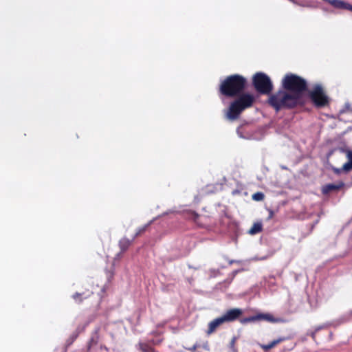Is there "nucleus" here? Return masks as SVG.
I'll return each instance as SVG.
<instances>
[{"instance_id":"nucleus-8","label":"nucleus","mask_w":352,"mask_h":352,"mask_svg":"<svg viewBox=\"0 0 352 352\" xmlns=\"http://www.w3.org/2000/svg\"><path fill=\"white\" fill-rule=\"evenodd\" d=\"M243 314V311L239 308H234L228 310L224 315L221 316L224 322H232L238 319Z\"/></svg>"},{"instance_id":"nucleus-9","label":"nucleus","mask_w":352,"mask_h":352,"mask_svg":"<svg viewBox=\"0 0 352 352\" xmlns=\"http://www.w3.org/2000/svg\"><path fill=\"white\" fill-rule=\"evenodd\" d=\"M343 182H338L337 184H327L322 187V193L328 195L333 191H338L344 186Z\"/></svg>"},{"instance_id":"nucleus-25","label":"nucleus","mask_w":352,"mask_h":352,"mask_svg":"<svg viewBox=\"0 0 352 352\" xmlns=\"http://www.w3.org/2000/svg\"><path fill=\"white\" fill-rule=\"evenodd\" d=\"M272 215H273V212H272V211H270V218L272 217Z\"/></svg>"},{"instance_id":"nucleus-14","label":"nucleus","mask_w":352,"mask_h":352,"mask_svg":"<svg viewBox=\"0 0 352 352\" xmlns=\"http://www.w3.org/2000/svg\"><path fill=\"white\" fill-rule=\"evenodd\" d=\"M262 230H263L262 223L256 222V223H254L252 225V226L251 227V228L248 231V233L252 234V235H254V234H258V233L261 232Z\"/></svg>"},{"instance_id":"nucleus-15","label":"nucleus","mask_w":352,"mask_h":352,"mask_svg":"<svg viewBox=\"0 0 352 352\" xmlns=\"http://www.w3.org/2000/svg\"><path fill=\"white\" fill-rule=\"evenodd\" d=\"M252 198L253 200L256 201H263L265 198V195L261 192H257L252 195Z\"/></svg>"},{"instance_id":"nucleus-11","label":"nucleus","mask_w":352,"mask_h":352,"mask_svg":"<svg viewBox=\"0 0 352 352\" xmlns=\"http://www.w3.org/2000/svg\"><path fill=\"white\" fill-rule=\"evenodd\" d=\"M223 323H224V321H223V320L222 319L221 317L217 318L214 320H212L208 324V330L206 331V333L208 335L212 334Z\"/></svg>"},{"instance_id":"nucleus-5","label":"nucleus","mask_w":352,"mask_h":352,"mask_svg":"<svg viewBox=\"0 0 352 352\" xmlns=\"http://www.w3.org/2000/svg\"><path fill=\"white\" fill-rule=\"evenodd\" d=\"M252 84L256 91L261 94L269 95L272 93L274 86L270 77L262 72L255 74L252 78Z\"/></svg>"},{"instance_id":"nucleus-7","label":"nucleus","mask_w":352,"mask_h":352,"mask_svg":"<svg viewBox=\"0 0 352 352\" xmlns=\"http://www.w3.org/2000/svg\"><path fill=\"white\" fill-rule=\"evenodd\" d=\"M266 320L270 322H277L279 321L278 319L275 318L272 314H258L256 316H250L245 318L241 320V322L245 324L248 322H255L257 320Z\"/></svg>"},{"instance_id":"nucleus-4","label":"nucleus","mask_w":352,"mask_h":352,"mask_svg":"<svg viewBox=\"0 0 352 352\" xmlns=\"http://www.w3.org/2000/svg\"><path fill=\"white\" fill-rule=\"evenodd\" d=\"M306 92L315 108L322 109L329 106L331 98L321 84L314 85L310 89H307Z\"/></svg>"},{"instance_id":"nucleus-24","label":"nucleus","mask_w":352,"mask_h":352,"mask_svg":"<svg viewBox=\"0 0 352 352\" xmlns=\"http://www.w3.org/2000/svg\"><path fill=\"white\" fill-rule=\"evenodd\" d=\"M196 349H197V345H194L191 349H190V350L195 351Z\"/></svg>"},{"instance_id":"nucleus-21","label":"nucleus","mask_w":352,"mask_h":352,"mask_svg":"<svg viewBox=\"0 0 352 352\" xmlns=\"http://www.w3.org/2000/svg\"><path fill=\"white\" fill-rule=\"evenodd\" d=\"M199 217V215L197 213H196L195 212H192L190 213V218L191 219H192L195 222H197Z\"/></svg>"},{"instance_id":"nucleus-2","label":"nucleus","mask_w":352,"mask_h":352,"mask_svg":"<svg viewBox=\"0 0 352 352\" xmlns=\"http://www.w3.org/2000/svg\"><path fill=\"white\" fill-rule=\"evenodd\" d=\"M234 98L226 112V118L232 121L239 119L242 112L252 107L256 102L253 94L244 91Z\"/></svg>"},{"instance_id":"nucleus-19","label":"nucleus","mask_w":352,"mask_h":352,"mask_svg":"<svg viewBox=\"0 0 352 352\" xmlns=\"http://www.w3.org/2000/svg\"><path fill=\"white\" fill-rule=\"evenodd\" d=\"M352 12V5L343 1L342 8Z\"/></svg>"},{"instance_id":"nucleus-3","label":"nucleus","mask_w":352,"mask_h":352,"mask_svg":"<svg viewBox=\"0 0 352 352\" xmlns=\"http://www.w3.org/2000/svg\"><path fill=\"white\" fill-rule=\"evenodd\" d=\"M247 80L239 74L227 76L219 85V93L227 98H234L245 89Z\"/></svg>"},{"instance_id":"nucleus-10","label":"nucleus","mask_w":352,"mask_h":352,"mask_svg":"<svg viewBox=\"0 0 352 352\" xmlns=\"http://www.w3.org/2000/svg\"><path fill=\"white\" fill-rule=\"evenodd\" d=\"M155 340H152L148 342H140L138 343V349L142 352H156L155 349L153 347V345L157 344Z\"/></svg>"},{"instance_id":"nucleus-6","label":"nucleus","mask_w":352,"mask_h":352,"mask_svg":"<svg viewBox=\"0 0 352 352\" xmlns=\"http://www.w3.org/2000/svg\"><path fill=\"white\" fill-rule=\"evenodd\" d=\"M338 150L341 153H345L347 162L344 163L341 168H336L333 166L331 165V169L336 175H340L341 173H349L352 171V151L346 148L339 147L338 148H332L331 149L327 154V158L329 160L331 155L334 153V152Z\"/></svg>"},{"instance_id":"nucleus-1","label":"nucleus","mask_w":352,"mask_h":352,"mask_svg":"<svg viewBox=\"0 0 352 352\" xmlns=\"http://www.w3.org/2000/svg\"><path fill=\"white\" fill-rule=\"evenodd\" d=\"M282 89L271 94L267 100L269 106L276 112L282 109H292L303 107L306 100L303 94L307 91L308 85L305 79L296 74H287L281 81Z\"/></svg>"},{"instance_id":"nucleus-22","label":"nucleus","mask_w":352,"mask_h":352,"mask_svg":"<svg viewBox=\"0 0 352 352\" xmlns=\"http://www.w3.org/2000/svg\"><path fill=\"white\" fill-rule=\"evenodd\" d=\"M317 332L318 331H316V330L314 329V331L311 333V337L312 338L313 340H316V336Z\"/></svg>"},{"instance_id":"nucleus-16","label":"nucleus","mask_w":352,"mask_h":352,"mask_svg":"<svg viewBox=\"0 0 352 352\" xmlns=\"http://www.w3.org/2000/svg\"><path fill=\"white\" fill-rule=\"evenodd\" d=\"M329 3L336 8H342L343 1L342 0H329Z\"/></svg>"},{"instance_id":"nucleus-23","label":"nucleus","mask_w":352,"mask_h":352,"mask_svg":"<svg viewBox=\"0 0 352 352\" xmlns=\"http://www.w3.org/2000/svg\"><path fill=\"white\" fill-rule=\"evenodd\" d=\"M324 327H325V325L318 326V327L315 328V330H316V331H318L324 329Z\"/></svg>"},{"instance_id":"nucleus-17","label":"nucleus","mask_w":352,"mask_h":352,"mask_svg":"<svg viewBox=\"0 0 352 352\" xmlns=\"http://www.w3.org/2000/svg\"><path fill=\"white\" fill-rule=\"evenodd\" d=\"M147 227H148V225H145V226H142L141 228H139L138 229L135 236H133V239H135L136 237H138V236H140V234L144 233L146 231Z\"/></svg>"},{"instance_id":"nucleus-20","label":"nucleus","mask_w":352,"mask_h":352,"mask_svg":"<svg viewBox=\"0 0 352 352\" xmlns=\"http://www.w3.org/2000/svg\"><path fill=\"white\" fill-rule=\"evenodd\" d=\"M72 297L75 300V301L78 303H80L82 301V298H81V294H80V293L74 294Z\"/></svg>"},{"instance_id":"nucleus-18","label":"nucleus","mask_w":352,"mask_h":352,"mask_svg":"<svg viewBox=\"0 0 352 352\" xmlns=\"http://www.w3.org/2000/svg\"><path fill=\"white\" fill-rule=\"evenodd\" d=\"M236 341V338L233 337L230 342L229 347L232 351V352H237V349L235 346Z\"/></svg>"},{"instance_id":"nucleus-12","label":"nucleus","mask_w":352,"mask_h":352,"mask_svg":"<svg viewBox=\"0 0 352 352\" xmlns=\"http://www.w3.org/2000/svg\"><path fill=\"white\" fill-rule=\"evenodd\" d=\"M286 340L285 338L283 337V338H279L276 340H274L273 341H272L271 342H270L269 344H261V347L264 350V351H269L271 349L275 347L277 344H280V342L285 341Z\"/></svg>"},{"instance_id":"nucleus-13","label":"nucleus","mask_w":352,"mask_h":352,"mask_svg":"<svg viewBox=\"0 0 352 352\" xmlns=\"http://www.w3.org/2000/svg\"><path fill=\"white\" fill-rule=\"evenodd\" d=\"M132 241L126 238H122L119 241V247L121 250V253L124 252L127 250L129 246L131 245Z\"/></svg>"}]
</instances>
